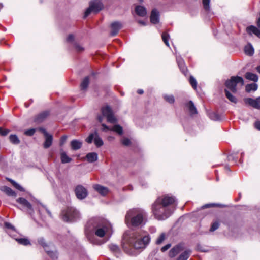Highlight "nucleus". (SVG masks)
<instances>
[{"instance_id":"19","label":"nucleus","mask_w":260,"mask_h":260,"mask_svg":"<svg viewBox=\"0 0 260 260\" xmlns=\"http://www.w3.org/2000/svg\"><path fill=\"white\" fill-rule=\"evenodd\" d=\"M45 137V142L43 144V147L44 148H48L50 147L53 141V136L51 134H48L44 136Z\"/></svg>"},{"instance_id":"63","label":"nucleus","mask_w":260,"mask_h":260,"mask_svg":"<svg viewBox=\"0 0 260 260\" xmlns=\"http://www.w3.org/2000/svg\"><path fill=\"white\" fill-rule=\"evenodd\" d=\"M139 23L143 25H146V23L144 21H139Z\"/></svg>"},{"instance_id":"60","label":"nucleus","mask_w":260,"mask_h":260,"mask_svg":"<svg viewBox=\"0 0 260 260\" xmlns=\"http://www.w3.org/2000/svg\"><path fill=\"white\" fill-rule=\"evenodd\" d=\"M144 92L143 90L142 89H138L137 90V93L140 94H143Z\"/></svg>"},{"instance_id":"64","label":"nucleus","mask_w":260,"mask_h":260,"mask_svg":"<svg viewBox=\"0 0 260 260\" xmlns=\"http://www.w3.org/2000/svg\"><path fill=\"white\" fill-rule=\"evenodd\" d=\"M256 70L260 74V65L257 67Z\"/></svg>"},{"instance_id":"15","label":"nucleus","mask_w":260,"mask_h":260,"mask_svg":"<svg viewBox=\"0 0 260 260\" xmlns=\"http://www.w3.org/2000/svg\"><path fill=\"white\" fill-rule=\"evenodd\" d=\"M150 21L153 24H157L159 21V14L156 9L152 10L150 15Z\"/></svg>"},{"instance_id":"32","label":"nucleus","mask_w":260,"mask_h":260,"mask_svg":"<svg viewBox=\"0 0 260 260\" xmlns=\"http://www.w3.org/2000/svg\"><path fill=\"white\" fill-rule=\"evenodd\" d=\"M190 250H186L182 253L177 260H187L190 255Z\"/></svg>"},{"instance_id":"54","label":"nucleus","mask_w":260,"mask_h":260,"mask_svg":"<svg viewBox=\"0 0 260 260\" xmlns=\"http://www.w3.org/2000/svg\"><path fill=\"white\" fill-rule=\"evenodd\" d=\"M74 36L72 34L69 35L67 38V41L68 42H72L74 41Z\"/></svg>"},{"instance_id":"6","label":"nucleus","mask_w":260,"mask_h":260,"mask_svg":"<svg viewBox=\"0 0 260 260\" xmlns=\"http://www.w3.org/2000/svg\"><path fill=\"white\" fill-rule=\"evenodd\" d=\"M238 84H240L241 86H243L244 85V80L242 77L238 76H232L230 79L226 80L225 83L226 87L233 93L237 92L236 86Z\"/></svg>"},{"instance_id":"2","label":"nucleus","mask_w":260,"mask_h":260,"mask_svg":"<svg viewBox=\"0 0 260 260\" xmlns=\"http://www.w3.org/2000/svg\"><path fill=\"white\" fill-rule=\"evenodd\" d=\"M177 205L174 197L168 195L161 196L152 205V211L157 220H165L173 213Z\"/></svg>"},{"instance_id":"18","label":"nucleus","mask_w":260,"mask_h":260,"mask_svg":"<svg viewBox=\"0 0 260 260\" xmlns=\"http://www.w3.org/2000/svg\"><path fill=\"white\" fill-rule=\"evenodd\" d=\"M247 32L250 35L254 34L257 37L260 38V28H257L254 26L251 25L247 27Z\"/></svg>"},{"instance_id":"29","label":"nucleus","mask_w":260,"mask_h":260,"mask_svg":"<svg viewBox=\"0 0 260 260\" xmlns=\"http://www.w3.org/2000/svg\"><path fill=\"white\" fill-rule=\"evenodd\" d=\"M258 86L255 83H251L247 84L245 87V90L247 92H250L251 91H255L257 89Z\"/></svg>"},{"instance_id":"30","label":"nucleus","mask_w":260,"mask_h":260,"mask_svg":"<svg viewBox=\"0 0 260 260\" xmlns=\"http://www.w3.org/2000/svg\"><path fill=\"white\" fill-rule=\"evenodd\" d=\"M60 158L61 162L63 164L68 163L71 161V158L69 157L64 151L60 153Z\"/></svg>"},{"instance_id":"11","label":"nucleus","mask_w":260,"mask_h":260,"mask_svg":"<svg viewBox=\"0 0 260 260\" xmlns=\"http://www.w3.org/2000/svg\"><path fill=\"white\" fill-rule=\"evenodd\" d=\"M246 104H248L255 109L260 110V96L253 99L250 98H246L244 99Z\"/></svg>"},{"instance_id":"1","label":"nucleus","mask_w":260,"mask_h":260,"mask_svg":"<svg viewBox=\"0 0 260 260\" xmlns=\"http://www.w3.org/2000/svg\"><path fill=\"white\" fill-rule=\"evenodd\" d=\"M113 233L111 224L106 219L100 217H93L90 219L85 226V234L90 242L99 244L94 239L93 234L100 238H106L105 242L111 237Z\"/></svg>"},{"instance_id":"12","label":"nucleus","mask_w":260,"mask_h":260,"mask_svg":"<svg viewBox=\"0 0 260 260\" xmlns=\"http://www.w3.org/2000/svg\"><path fill=\"white\" fill-rule=\"evenodd\" d=\"M102 126L103 127L102 130L103 131H107L109 130L113 131L114 132H116L119 135H121L123 133L122 127L119 125H115L112 127V128H110L105 124H102Z\"/></svg>"},{"instance_id":"17","label":"nucleus","mask_w":260,"mask_h":260,"mask_svg":"<svg viewBox=\"0 0 260 260\" xmlns=\"http://www.w3.org/2000/svg\"><path fill=\"white\" fill-rule=\"evenodd\" d=\"M49 115V112L48 111H44L38 115H37L34 121L35 122L40 123L42 122Z\"/></svg>"},{"instance_id":"53","label":"nucleus","mask_w":260,"mask_h":260,"mask_svg":"<svg viewBox=\"0 0 260 260\" xmlns=\"http://www.w3.org/2000/svg\"><path fill=\"white\" fill-rule=\"evenodd\" d=\"M67 136L66 135H64L61 137L60 140V145L61 146H63V144L65 143V142L67 140Z\"/></svg>"},{"instance_id":"24","label":"nucleus","mask_w":260,"mask_h":260,"mask_svg":"<svg viewBox=\"0 0 260 260\" xmlns=\"http://www.w3.org/2000/svg\"><path fill=\"white\" fill-rule=\"evenodd\" d=\"M82 145V142L77 140H73L71 142V148L74 150L79 149L81 147Z\"/></svg>"},{"instance_id":"21","label":"nucleus","mask_w":260,"mask_h":260,"mask_svg":"<svg viewBox=\"0 0 260 260\" xmlns=\"http://www.w3.org/2000/svg\"><path fill=\"white\" fill-rule=\"evenodd\" d=\"M135 11L137 15L141 17L145 16L147 14L145 8L142 6H136Z\"/></svg>"},{"instance_id":"3","label":"nucleus","mask_w":260,"mask_h":260,"mask_svg":"<svg viewBox=\"0 0 260 260\" xmlns=\"http://www.w3.org/2000/svg\"><path fill=\"white\" fill-rule=\"evenodd\" d=\"M147 213L142 208H136L127 211L125 222L128 227L141 228L147 221Z\"/></svg>"},{"instance_id":"14","label":"nucleus","mask_w":260,"mask_h":260,"mask_svg":"<svg viewBox=\"0 0 260 260\" xmlns=\"http://www.w3.org/2000/svg\"><path fill=\"white\" fill-rule=\"evenodd\" d=\"M93 188L96 190L99 194L102 196H106L109 191L108 188L106 187L102 186L99 184H96L93 186Z\"/></svg>"},{"instance_id":"33","label":"nucleus","mask_w":260,"mask_h":260,"mask_svg":"<svg viewBox=\"0 0 260 260\" xmlns=\"http://www.w3.org/2000/svg\"><path fill=\"white\" fill-rule=\"evenodd\" d=\"M37 241L38 243L43 247L45 251H46L48 249H49V246L43 238H39L37 240Z\"/></svg>"},{"instance_id":"49","label":"nucleus","mask_w":260,"mask_h":260,"mask_svg":"<svg viewBox=\"0 0 260 260\" xmlns=\"http://www.w3.org/2000/svg\"><path fill=\"white\" fill-rule=\"evenodd\" d=\"M74 47L77 51L81 52L84 50V48L78 43H75Z\"/></svg>"},{"instance_id":"8","label":"nucleus","mask_w":260,"mask_h":260,"mask_svg":"<svg viewBox=\"0 0 260 260\" xmlns=\"http://www.w3.org/2000/svg\"><path fill=\"white\" fill-rule=\"evenodd\" d=\"M102 112L103 115L106 117L108 122L115 123L117 122V119L113 114V111L109 106H107L103 107L102 109Z\"/></svg>"},{"instance_id":"47","label":"nucleus","mask_w":260,"mask_h":260,"mask_svg":"<svg viewBox=\"0 0 260 260\" xmlns=\"http://www.w3.org/2000/svg\"><path fill=\"white\" fill-rule=\"evenodd\" d=\"M95 137V132L94 133L91 134L89 136L86 138V141L88 143H92L93 140H94V138Z\"/></svg>"},{"instance_id":"27","label":"nucleus","mask_w":260,"mask_h":260,"mask_svg":"<svg viewBox=\"0 0 260 260\" xmlns=\"http://www.w3.org/2000/svg\"><path fill=\"white\" fill-rule=\"evenodd\" d=\"M186 106L188 107L189 112L191 115L197 114V109L192 101H190L188 102Z\"/></svg>"},{"instance_id":"23","label":"nucleus","mask_w":260,"mask_h":260,"mask_svg":"<svg viewBox=\"0 0 260 260\" xmlns=\"http://www.w3.org/2000/svg\"><path fill=\"white\" fill-rule=\"evenodd\" d=\"M1 190L9 196L16 197V193L11 188L4 186H2Z\"/></svg>"},{"instance_id":"51","label":"nucleus","mask_w":260,"mask_h":260,"mask_svg":"<svg viewBox=\"0 0 260 260\" xmlns=\"http://www.w3.org/2000/svg\"><path fill=\"white\" fill-rule=\"evenodd\" d=\"M5 226L8 229H10V230H12L13 231H15V227L13 225H12L11 223H10L9 222H6L5 223Z\"/></svg>"},{"instance_id":"34","label":"nucleus","mask_w":260,"mask_h":260,"mask_svg":"<svg viewBox=\"0 0 260 260\" xmlns=\"http://www.w3.org/2000/svg\"><path fill=\"white\" fill-rule=\"evenodd\" d=\"M224 92L225 93L226 97L230 100L231 102L234 103H236L237 102V98L232 95L229 90L227 89L224 90Z\"/></svg>"},{"instance_id":"9","label":"nucleus","mask_w":260,"mask_h":260,"mask_svg":"<svg viewBox=\"0 0 260 260\" xmlns=\"http://www.w3.org/2000/svg\"><path fill=\"white\" fill-rule=\"evenodd\" d=\"M17 202L21 205L22 210L23 211L27 212L30 215H32L34 213L32 205L25 198H19L17 199Z\"/></svg>"},{"instance_id":"37","label":"nucleus","mask_w":260,"mask_h":260,"mask_svg":"<svg viewBox=\"0 0 260 260\" xmlns=\"http://www.w3.org/2000/svg\"><path fill=\"white\" fill-rule=\"evenodd\" d=\"M8 180L11 183V184L18 190L21 191H24V189L18 183H17L16 182H15L14 180L11 179H8Z\"/></svg>"},{"instance_id":"59","label":"nucleus","mask_w":260,"mask_h":260,"mask_svg":"<svg viewBox=\"0 0 260 260\" xmlns=\"http://www.w3.org/2000/svg\"><path fill=\"white\" fill-rule=\"evenodd\" d=\"M216 204H206L205 205H204L202 208H207V207H212V206H215Z\"/></svg>"},{"instance_id":"50","label":"nucleus","mask_w":260,"mask_h":260,"mask_svg":"<svg viewBox=\"0 0 260 260\" xmlns=\"http://www.w3.org/2000/svg\"><path fill=\"white\" fill-rule=\"evenodd\" d=\"M122 144L124 146H127L131 144V141L129 139L125 138L121 141Z\"/></svg>"},{"instance_id":"52","label":"nucleus","mask_w":260,"mask_h":260,"mask_svg":"<svg viewBox=\"0 0 260 260\" xmlns=\"http://www.w3.org/2000/svg\"><path fill=\"white\" fill-rule=\"evenodd\" d=\"M10 131L8 129H3L2 127H0V134L2 136H6L8 134Z\"/></svg>"},{"instance_id":"55","label":"nucleus","mask_w":260,"mask_h":260,"mask_svg":"<svg viewBox=\"0 0 260 260\" xmlns=\"http://www.w3.org/2000/svg\"><path fill=\"white\" fill-rule=\"evenodd\" d=\"M171 246V244H167V245H166L165 246H163L161 248V251L162 252L166 251V250H167L168 249H169L170 248Z\"/></svg>"},{"instance_id":"7","label":"nucleus","mask_w":260,"mask_h":260,"mask_svg":"<svg viewBox=\"0 0 260 260\" xmlns=\"http://www.w3.org/2000/svg\"><path fill=\"white\" fill-rule=\"evenodd\" d=\"M103 7L102 3L98 0L90 2L89 7L86 9L84 17H87L91 12L98 13L102 9Z\"/></svg>"},{"instance_id":"57","label":"nucleus","mask_w":260,"mask_h":260,"mask_svg":"<svg viewBox=\"0 0 260 260\" xmlns=\"http://www.w3.org/2000/svg\"><path fill=\"white\" fill-rule=\"evenodd\" d=\"M254 126L257 129L260 131V121H256L254 123Z\"/></svg>"},{"instance_id":"41","label":"nucleus","mask_w":260,"mask_h":260,"mask_svg":"<svg viewBox=\"0 0 260 260\" xmlns=\"http://www.w3.org/2000/svg\"><path fill=\"white\" fill-rule=\"evenodd\" d=\"M164 98L165 100L170 104L174 103L175 99L173 95H164Z\"/></svg>"},{"instance_id":"42","label":"nucleus","mask_w":260,"mask_h":260,"mask_svg":"<svg viewBox=\"0 0 260 260\" xmlns=\"http://www.w3.org/2000/svg\"><path fill=\"white\" fill-rule=\"evenodd\" d=\"M162 39L165 44L168 46L169 47V35L167 32H163L161 35Z\"/></svg>"},{"instance_id":"40","label":"nucleus","mask_w":260,"mask_h":260,"mask_svg":"<svg viewBox=\"0 0 260 260\" xmlns=\"http://www.w3.org/2000/svg\"><path fill=\"white\" fill-rule=\"evenodd\" d=\"M209 116L211 119L214 121H218L221 119L220 116L215 112H211L209 113Z\"/></svg>"},{"instance_id":"62","label":"nucleus","mask_w":260,"mask_h":260,"mask_svg":"<svg viewBox=\"0 0 260 260\" xmlns=\"http://www.w3.org/2000/svg\"><path fill=\"white\" fill-rule=\"evenodd\" d=\"M257 26L259 28H260V17L258 18L257 21Z\"/></svg>"},{"instance_id":"35","label":"nucleus","mask_w":260,"mask_h":260,"mask_svg":"<svg viewBox=\"0 0 260 260\" xmlns=\"http://www.w3.org/2000/svg\"><path fill=\"white\" fill-rule=\"evenodd\" d=\"M94 144L97 147H101L103 145V141L99 137L98 133L95 132V137L94 140Z\"/></svg>"},{"instance_id":"22","label":"nucleus","mask_w":260,"mask_h":260,"mask_svg":"<svg viewBox=\"0 0 260 260\" xmlns=\"http://www.w3.org/2000/svg\"><path fill=\"white\" fill-rule=\"evenodd\" d=\"M45 252L52 260H57L58 259V253L56 250H52L49 247V249H48Z\"/></svg>"},{"instance_id":"25","label":"nucleus","mask_w":260,"mask_h":260,"mask_svg":"<svg viewBox=\"0 0 260 260\" xmlns=\"http://www.w3.org/2000/svg\"><path fill=\"white\" fill-rule=\"evenodd\" d=\"M86 157L89 162H93L98 160V154L95 152H91L88 153Z\"/></svg>"},{"instance_id":"46","label":"nucleus","mask_w":260,"mask_h":260,"mask_svg":"<svg viewBox=\"0 0 260 260\" xmlns=\"http://www.w3.org/2000/svg\"><path fill=\"white\" fill-rule=\"evenodd\" d=\"M189 82H190V84H191V85L192 86V87L194 89H196L197 88V81H196L195 78L192 76H191L190 77Z\"/></svg>"},{"instance_id":"56","label":"nucleus","mask_w":260,"mask_h":260,"mask_svg":"<svg viewBox=\"0 0 260 260\" xmlns=\"http://www.w3.org/2000/svg\"><path fill=\"white\" fill-rule=\"evenodd\" d=\"M197 249L200 251L204 252H206L208 251V250L205 249L204 248H203L202 246H201L200 245H198Z\"/></svg>"},{"instance_id":"38","label":"nucleus","mask_w":260,"mask_h":260,"mask_svg":"<svg viewBox=\"0 0 260 260\" xmlns=\"http://www.w3.org/2000/svg\"><path fill=\"white\" fill-rule=\"evenodd\" d=\"M9 140L11 143L14 144H18L20 140L16 135H11L9 136Z\"/></svg>"},{"instance_id":"20","label":"nucleus","mask_w":260,"mask_h":260,"mask_svg":"<svg viewBox=\"0 0 260 260\" xmlns=\"http://www.w3.org/2000/svg\"><path fill=\"white\" fill-rule=\"evenodd\" d=\"M176 60L178 63V65L181 70V72L185 74L187 71V69L185 66L184 60L181 58L179 57H177Z\"/></svg>"},{"instance_id":"48","label":"nucleus","mask_w":260,"mask_h":260,"mask_svg":"<svg viewBox=\"0 0 260 260\" xmlns=\"http://www.w3.org/2000/svg\"><path fill=\"white\" fill-rule=\"evenodd\" d=\"M35 132H36V129L35 128H31V129H29L26 130L24 132V134L27 135V136H31L32 135H34V134H35Z\"/></svg>"},{"instance_id":"10","label":"nucleus","mask_w":260,"mask_h":260,"mask_svg":"<svg viewBox=\"0 0 260 260\" xmlns=\"http://www.w3.org/2000/svg\"><path fill=\"white\" fill-rule=\"evenodd\" d=\"M75 193L77 198L79 200H83L88 195L87 190L82 185H77L75 189Z\"/></svg>"},{"instance_id":"4","label":"nucleus","mask_w":260,"mask_h":260,"mask_svg":"<svg viewBox=\"0 0 260 260\" xmlns=\"http://www.w3.org/2000/svg\"><path fill=\"white\" fill-rule=\"evenodd\" d=\"M150 239L148 236L142 237L135 232L125 233L123 236V248L126 252H128L129 247L137 249L144 248L149 243Z\"/></svg>"},{"instance_id":"43","label":"nucleus","mask_w":260,"mask_h":260,"mask_svg":"<svg viewBox=\"0 0 260 260\" xmlns=\"http://www.w3.org/2000/svg\"><path fill=\"white\" fill-rule=\"evenodd\" d=\"M166 238L165 234L164 233H161L156 241V243L158 245L161 244L165 240Z\"/></svg>"},{"instance_id":"39","label":"nucleus","mask_w":260,"mask_h":260,"mask_svg":"<svg viewBox=\"0 0 260 260\" xmlns=\"http://www.w3.org/2000/svg\"><path fill=\"white\" fill-rule=\"evenodd\" d=\"M16 241L20 244L26 246L28 245H30V243L29 240L26 238H20L16 239Z\"/></svg>"},{"instance_id":"58","label":"nucleus","mask_w":260,"mask_h":260,"mask_svg":"<svg viewBox=\"0 0 260 260\" xmlns=\"http://www.w3.org/2000/svg\"><path fill=\"white\" fill-rule=\"evenodd\" d=\"M39 131H41L45 136L47 135H48L49 134L46 131L45 129L43 128H39Z\"/></svg>"},{"instance_id":"44","label":"nucleus","mask_w":260,"mask_h":260,"mask_svg":"<svg viewBox=\"0 0 260 260\" xmlns=\"http://www.w3.org/2000/svg\"><path fill=\"white\" fill-rule=\"evenodd\" d=\"M219 222L218 221H215L213 222L210 228V232H214L217 229H218L219 226Z\"/></svg>"},{"instance_id":"61","label":"nucleus","mask_w":260,"mask_h":260,"mask_svg":"<svg viewBox=\"0 0 260 260\" xmlns=\"http://www.w3.org/2000/svg\"><path fill=\"white\" fill-rule=\"evenodd\" d=\"M99 121L101 122L103 120V117L101 116H98V117Z\"/></svg>"},{"instance_id":"5","label":"nucleus","mask_w":260,"mask_h":260,"mask_svg":"<svg viewBox=\"0 0 260 260\" xmlns=\"http://www.w3.org/2000/svg\"><path fill=\"white\" fill-rule=\"evenodd\" d=\"M79 217V212L72 207H68L62 212V218L64 221H72Z\"/></svg>"},{"instance_id":"26","label":"nucleus","mask_w":260,"mask_h":260,"mask_svg":"<svg viewBox=\"0 0 260 260\" xmlns=\"http://www.w3.org/2000/svg\"><path fill=\"white\" fill-rule=\"evenodd\" d=\"M109 248L110 251L113 252L117 257L119 255L120 251L119 247L117 245L111 244L109 245Z\"/></svg>"},{"instance_id":"16","label":"nucleus","mask_w":260,"mask_h":260,"mask_svg":"<svg viewBox=\"0 0 260 260\" xmlns=\"http://www.w3.org/2000/svg\"><path fill=\"white\" fill-rule=\"evenodd\" d=\"M111 27L112 29L111 35L114 36L118 34L119 30L121 28V24L119 22H114L111 24Z\"/></svg>"},{"instance_id":"45","label":"nucleus","mask_w":260,"mask_h":260,"mask_svg":"<svg viewBox=\"0 0 260 260\" xmlns=\"http://www.w3.org/2000/svg\"><path fill=\"white\" fill-rule=\"evenodd\" d=\"M202 3L204 9L206 11L209 10L210 0H203Z\"/></svg>"},{"instance_id":"31","label":"nucleus","mask_w":260,"mask_h":260,"mask_svg":"<svg viewBox=\"0 0 260 260\" xmlns=\"http://www.w3.org/2000/svg\"><path fill=\"white\" fill-rule=\"evenodd\" d=\"M244 51L246 54L249 56H252L254 53V48L251 44L245 46Z\"/></svg>"},{"instance_id":"13","label":"nucleus","mask_w":260,"mask_h":260,"mask_svg":"<svg viewBox=\"0 0 260 260\" xmlns=\"http://www.w3.org/2000/svg\"><path fill=\"white\" fill-rule=\"evenodd\" d=\"M184 249L183 245L179 244L172 248L169 251V256L173 257Z\"/></svg>"},{"instance_id":"36","label":"nucleus","mask_w":260,"mask_h":260,"mask_svg":"<svg viewBox=\"0 0 260 260\" xmlns=\"http://www.w3.org/2000/svg\"><path fill=\"white\" fill-rule=\"evenodd\" d=\"M89 83V79L88 77H85L81 83V88L82 90H85L87 88Z\"/></svg>"},{"instance_id":"28","label":"nucleus","mask_w":260,"mask_h":260,"mask_svg":"<svg viewBox=\"0 0 260 260\" xmlns=\"http://www.w3.org/2000/svg\"><path fill=\"white\" fill-rule=\"evenodd\" d=\"M245 77L247 80L254 82H257L258 79V76L256 74L251 72H247L245 74Z\"/></svg>"}]
</instances>
